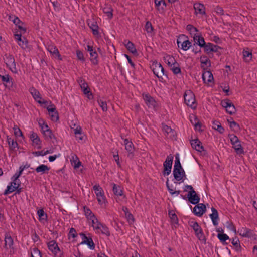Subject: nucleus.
I'll use <instances>...</instances> for the list:
<instances>
[{
  "label": "nucleus",
  "mask_w": 257,
  "mask_h": 257,
  "mask_svg": "<svg viewBox=\"0 0 257 257\" xmlns=\"http://www.w3.org/2000/svg\"><path fill=\"white\" fill-rule=\"evenodd\" d=\"M228 137L230 140L232 148L237 154L244 153L243 148L241 144V141L238 138L233 134H229Z\"/></svg>",
  "instance_id": "1"
},
{
  "label": "nucleus",
  "mask_w": 257,
  "mask_h": 257,
  "mask_svg": "<svg viewBox=\"0 0 257 257\" xmlns=\"http://www.w3.org/2000/svg\"><path fill=\"white\" fill-rule=\"evenodd\" d=\"M4 60L10 70L14 73H17L18 70L16 66L15 59L12 55L6 54L4 55Z\"/></svg>",
  "instance_id": "2"
},
{
  "label": "nucleus",
  "mask_w": 257,
  "mask_h": 257,
  "mask_svg": "<svg viewBox=\"0 0 257 257\" xmlns=\"http://www.w3.org/2000/svg\"><path fill=\"white\" fill-rule=\"evenodd\" d=\"M184 101L185 104L193 109L196 108L195 98L194 93L191 90H187L184 95Z\"/></svg>",
  "instance_id": "3"
},
{
  "label": "nucleus",
  "mask_w": 257,
  "mask_h": 257,
  "mask_svg": "<svg viewBox=\"0 0 257 257\" xmlns=\"http://www.w3.org/2000/svg\"><path fill=\"white\" fill-rule=\"evenodd\" d=\"M48 248L52 252L54 257H63V252L61 251L57 243L51 240L47 243Z\"/></svg>",
  "instance_id": "4"
},
{
  "label": "nucleus",
  "mask_w": 257,
  "mask_h": 257,
  "mask_svg": "<svg viewBox=\"0 0 257 257\" xmlns=\"http://www.w3.org/2000/svg\"><path fill=\"white\" fill-rule=\"evenodd\" d=\"M237 232L242 237H247L253 240H256L257 239V236L253 231L246 227H242L239 228Z\"/></svg>",
  "instance_id": "5"
},
{
  "label": "nucleus",
  "mask_w": 257,
  "mask_h": 257,
  "mask_svg": "<svg viewBox=\"0 0 257 257\" xmlns=\"http://www.w3.org/2000/svg\"><path fill=\"white\" fill-rule=\"evenodd\" d=\"M93 189L97 197V199L99 204H103L105 203V197L104 191L99 185H95Z\"/></svg>",
  "instance_id": "6"
},
{
  "label": "nucleus",
  "mask_w": 257,
  "mask_h": 257,
  "mask_svg": "<svg viewBox=\"0 0 257 257\" xmlns=\"http://www.w3.org/2000/svg\"><path fill=\"white\" fill-rule=\"evenodd\" d=\"M173 158L174 157L171 154H170L169 155L167 156L166 160L163 163L164 175H169L170 174L172 169Z\"/></svg>",
  "instance_id": "7"
},
{
  "label": "nucleus",
  "mask_w": 257,
  "mask_h": 257,
  "mask_svg": "<svg viewBox=\"0 0 257 257\" xmlns=\"http://www.w3.org/2000/svg\"><path fill=\"white\" fill-rule=\"evenodd\" d=\"M77 82L79 84L83 93L87 95V97L89 99H91L92 93L90 92L88 85L85 80L83 79L82 77H78L77 79Z\"/></svg>",
  "instance_id": "8"
},
{
  "label": "nucleus",
  "mask_w": 257,
  "mask_h": 257,
  "mask_svg": "<svg viewBox=\"0 0 257 257\" xmlns=\"http://www.w3.org/2000/svg\"><path fill=\"white\" fill-rule=\"evenodd\" d=\"M23 33H18L16 31L14 34V37L17 41L18 44L23 49H26L28 47V42L25 38H22V35Z\"/></svg>",
  "instance_id": "9"
},
{
  "label": "nucleus",
  "mask_w": 257,
  "mask_h": 257,
  "mask_svg": "<svg viewBox=\"0 0 257 257\" xmlns=\"http://www.w3.org/2000/svg\"><path fill=\"white\" fill-rule=\"evenodd\" d=\"M86 49L90 53V61L94 65H97L98 63V54L96 52V50L94 49L93 46H90L89 45H87V48Z\"/></svg>",
  "instance_id": "10"
},
{
  "label": "nucleus",
  "mask_w": 257,
  "mask_h": 257,
  "mask_svg": "<svg viewBox=\"0 0 257 257\" xmlns=\"http://www.w3.org/2000/svg\"><path fill=\"white\" fill-rule=\"evenodd\" d=\"M47 50L52 55V57L54 58L62 60V59L61 56L56 46L54 45H49L47 47Z\"/></svg>",
  "instance_id": "11"
},
{
  "label": "nucleus",
  "mask_w": 257,
  "mask_h": 257,
  "mask_svg": "<svg viewBox=\"0 0 257 257\" xmlns=\"http://www.w3.org/2000/svg\"><path fill=\"white\" fill-rule=\"evenodd\" d=\"M174 178L177 181L183 182L186 178V175L183 169H173V172Z\"/></svg>",
  "instance_id": "12"
},
{
  "label": "nucleus",
  "mask_w": 257,
  "mask_h": 257,
  "mask_svg": "<svg viewBox=\"0 0 257 257\" xmlns=\"http://www.w3.org/2000/svg\"><path fill=\"white\" fill-rule=\"evenodd\" d=\"M206 206L203 203H198L193 209V212L198 217L202 216L206 211Z\"/></svg>",
  "instance_id": "13"
},
{
  "label": "nucleus",
  "mask_w": 257,
  "mask_h": 257,
  "mask_svg": "<svg viewBox=\"0 0 257 257\" xmlns=\"http://www.w3.org/2000/svg\"><path fill=\"white\" fill-rule=\"evenodd\" d=\"M79 234L82 240V241L81 243V244H87L91 249H94L95 244L91 237L86 236V235L83 233H80Z\"/></svg>",
  "instance_id": "14"
},
{
  "label": "nucleus",
  "mask_w": 257,
  "mask_h": 257,
  "mask_svg": "<svg viewBox=\"0 0 257 257\" xmlns=\"http://www.w3.org/2000/svg\"><path fill=\"white\" fill-rule=\"evenodd\" d=\"M189 201L193 204H197L200 201V197L195 191H190L187 194Z\"/></svg>",
  "instance_id": "15"
},
{
  "label": "nucleus",
  "mask_w": 257,
  "mask_h": 257,
  "mask_svg": "<svg viewBox=\"0 0 257 257\" xmlns=\"http://www.w3.org/2000/svg\"><path fill=\"white\" fill-rule=\"evenodd\" d=\"M74 133L76 140L79 143H83L85 141V135L82 133V130L80 126H77L74 129Z\"/></svg>",
  "instance_id": "16"
},
{
  "label": "nucleus",
  "mask_w": 257,
  "mask_h": 257,
  "mask_svg": "<svg viewBox=\"0 0 257 257\" xmlns=\"http://www.w3.org/2000/svg\"><path fill=\"white\" fill-rule=\"evenodd\" d=\"M143 97L146 104L149 107L154 108L156 106V102L155 99L149 94H143Z\"/></svg>",
  "instance_id": "17"
},
{
  "label": "nucleus",
  "mask_w": 257,
  "mask_h": 257,
  "mask_svg": "<svg viewBox=\"0 0 257 257\" xmlns=\"http://www.w3.org/2000/svg\"><path fill=\"white\" fill-rule=\"evenodd\" d=\"M125 148L126 150L128 152V157L132 158L134 156V148L133 144L132 142L129 141L127 139L124 140Z\"/></svg>",
  "instance_id": "18"
},
{
  "label": "nucleus",
  "mask_w": 257,
  "mask_h": 257,
  "mask_svg": "<svg viewBox=\"0 0 257 257\" xmlns=\"http://www.w3.org/2000/svg\"><path fill=\"white\" fill-rule=\"evenodd\" d=\"M12 21L16 26L18 27L19 31H17L18 33H25L26 32V28L23 26V23L17 17H14V19Z\"/></svg>",
  "instance_id": "19"
},
{
  "label": "nucleus",
  "mask_w": 257,
  "mask_h": 257,
  "mask_svg": "<svg viewBox=\"0 0 257 257\" xmlns=\"http://www.w3.org/2000/svg\"><path fill=\"white\" fill-rule=\"evenodd\" d=\"M152 69L153 73L159 78L162 79V75H160V71L163 70V66L160 63L157 62L154 63L152 66Z\"/></svg>",
  "instance_id": "20"
},
{
  "label": "nucleus",
  "mask_w": 257,
  "mask_h": 257,
  "mask_svg": "<svg viewBox=\"0 0 257 257\" xmlns=\"http://www.w3.org/2000/svg\"><path fill=\"white\" fill-rule=\"evenodd\" d=\"M202 77L204 83L207 84H209L214 80L213 75L210 71H206L203 73Z\"/></svg>",
  "instance_id": "21"
},
{
  "label": "nucleus",
  "mask_w": 257,
  "mask_h": 257,
  "mask_svg": "<svg viewBox=\"0 0 257 257\" xmlns=\"http://www.w3.org/2000/svg\"><path fill=\"white\" fill-rule=\"evenodd\" d=\"M192 147L199 152L204 151V147L202 145V143L198 139L192 140L190 142Z\"/></svg>",
  "instance_id": "22"
},
{
  "label": "nucleus",
  "mask_w": 257,
  "mask_h": 257,
  "mask_svg": "<svg viewBox=\"0 0 257 257\" xmlns=\"http://www.w3.org/2000/svg\"><path fill=\"white\" fill-rule=\"evenodd\" d=\"M212 213L209 215L211 218L213 224L214 226H217L218 224V221L219 220L218 213L217 210L214 207L211 208Z\"/></svg>",
  "instance_id": "23"
},
{
  "label": "nucleus",
  "mask_w": 257,
  "mask_h": 257,
  "mask_svg": "<svg viewBox=\"0 0 257 257\" xmlns=\"http://www.w3.org/2000/svg\"><path fill=\"white\" fill-rule=\"evenodd\" d=\"M13 244V239L9 234L6 233L5 235L4 247L6 249H11L12 248Z\"/></svg>",
  "instance_id": "24"
},
{
  "label": "nucleus",
  "mask_w": 257,
  "mask_h": 257,
  "mask_svg": "<svg viewBox=\"0 0 257 257\" xmlns=\"http://www.w3.org/2000/svg\"><path fill=\"white\" fill-rule=\"evenodd\" d=\"M193 40L195 42L194 46H195L196 44L199 46L200 47H203V46L205 45V42L204 39L201 35L194 34L193 36Z\"/></svg>",
  "instance_id": "25"
},
{
  "label": "nucleus",
  "mask_w": 257,
  "mask_h": 257,
  "mask_svg": "<svg viewBox=\"0 0 257 257\" xmlns=\"http://www.w3.org/2000/svg\"><path fill=\"white\" fill-rule=\"evenodd\" d=\"M194 9L196 14L203 15L205 14V9L204 6L201 3L194 4Z\"/></svg>",
  "instance_id": "26"
},
{
  "label": "nucleus",
  "mask_w": 257,
  "mask_h": 257,
  "mask_svg": "<svg viewBox=\"0 0 257 257\" xmlns=\"http://www.w3.org/2000/svg\"><path fill=\"white\" fill-rule=\"evenodd\" d=\"M50 169V168L48 166L44 164H41L36 167L35 171L37 173H40L41 174H48Z\"/></svg>",
  "instance_id": "27"
},
{
  "label": "nucleus",
  "mask_w": 257,
  "mask_h": 257,
  "mask_svg": "<svg viewBox=\"0 0 257 257\" xmlns=\"http://www.w3.org/2000/svg\"><path fill=\"white\" fill-rule=\"evenodd\" d=\"M162 130L165 135H166L170 138L172 136H174V135H175L174 131L173 129H172L171 128V127H170L167 125L162 124Z\"/></svg>",
  "instance_id": "28"
},
{
  "label": "nucleus",
  "mask_w": 257,
  "mask_h": 257,
  "mask_svg": "<svg viewBox=\"0 0 257 257\" xmlns=\"http://www.w3.org/2000/svg\"><path fill=\"white\" fill-rule=\"evenodd\" d=\"M70 161L71 165L75 169L78 168L81 165V162L79 161L78 157L75 154L72 156Z\"/></svg>",
  "instance_id": "29"
},
{
  "label": "nucleus",
  "mask_w": 257,
  "mask_h": 257,
  "mask_svg": "<svg viewBox=\"0 0 257 257\" xmlns=\"http://www.w3.org/2000/svg\"><path fill=\"white\" fill-rule=\"evenodd\" d=\"M83 210L84 214L88 220H90L91 219H94L95 216L88 207L84 206Z\"/></svg>",
  "instance_id": "30"
},
{
  "label": "nucleus",
  "mask_w": 257,
  "mask_h": 257,
  "mask_svg": "<svg viewBox=\"0 0 257 257\" xmlns=\"http://www.w3.org/2000/svg\"><path fill=\"white\" fill-rule=\"evenodd\" d=\"M126 49L132 54H137V50L135 48L134 44L130 41H126L124 43Z\"/></svg>",
  "instance_id": "31"
},
{
  "label": "nucleus",
  "mask_w": 257,
  "mask_h": 257,
  "mask_svg": "<svg viewBox=\"0 0 257 257\" xmlns=\"http://www.w3.org/2000/svg\"><path fill=\"white\" fill-rule=\"evenodd\" d=\"M101 232L102 234L108 237L110 235V232L109 228L106 226L105 224L102 223L100 226V229H98V232Z\"/></svg>",
  "instance_id": "32"
},
{
  "label": "nucleus",
  "mask_w": 257,
  "mask_h": 257,
  "mask_svg": "<svg viewBox=\"0 0 257 257\" xmlns=\"http://www.w3.org/2000/svg\"><path fill=\"white\" fill-rule=\"evenodd\" d=\"M90 28L92 31L93 34L97 37L99 36V33L98 31V26L95 22H92L91 24H88Z\"/></svg>",
  "instance_id": "33"
},
{
  "label": "nucleus",
  "mask_w": 257,
  "mask_h": 257,
  "mask_svg": "<svg viewBox=\"0 0 257 257\" xmlns=\"http://www.w3.org/2000/svg\"><path fill=\"white\" fill-rule=\"evenodd\" d=\"M217 237L220 240V242L223 244H227L228 243L226 242V241L227 240H228L229 242H230L231 240L230 239H229L228 236L227 234H224L223 233H218L217 234Z\"/></svg>",
  "instance_id": "34"
},
{
  "label": "nucleus",
  "mask_w": 257,
  "mask_h": 257,
  "mask_svg": "<svg viewBox=\"0 0 257 257\" xmlns=\"http://www.w3.org/2000/svg\"><path fill=\"white\" fill-rule=\"evenodd\" d=\"M212 128L217 130L220 134H223L224 132V128L221 126V123L218 121H213Z\"/></svg>",
  "instance_id": "35"
},
{
  "label": "nucleus",
  "mask_w": 257,
  "mask_h": 257,
  "mask_svg": "<svg viewBox=\"0 0 257 257\" xmlns=\"http://www.w3.org/2000/svg\"><path fill=\"white\" fill-rule=\"evenodd\" d=\"M90 221H91L92 223V226L94 230L96 232H98V229H100V226L102 223L98 221L96 217H94V219H91Z\"/></svg>",
  "instance_id": "36"
},
{
  "label": "nucleus",
  "mask_w": 257,
  "mask_h": 257,
  "mask_svg": "<svg viewBox=\"0 0 257 257\" xmlns=\"http://www.w3.org/2000/svg\"><path fill=\"white\" fill-rule=\"evenodd\" d=\"M31 94L33 95L34 99L36 100L38 103L39 104H44L46 103L45 101H41L40 100H38V99H41V97H40V94L39 91H38L36 89H33V91H31Z\"/></svg>",
  "instance_id": "37"
},
{
  "label": "nucleus",
  "mask_w": 257,
  "mask_h": 257,
  "mask_svg": "<svg viewBox=\"0 0 257 257\" xmlns=\"http://www.w3.org/2000/svg\"><path fill=\"white\" fill-rule=\"evenodd\" d=\"M113 191L114 194L116 196H122L123 191L120 186L117 185L116 184L113 183Z\"/></svg>",
  "instance_id": "38"
},
{
  "label": "nucleus",
  "mask_w": 257,
  "mask_h": 257,
  "mask_svg": "<svg viewBox=\"0 0 257 257\" xmlns=\"http://www.w3.org/2000/svg\"><path fill=\"white\" fill-rule=\"evenodd\" d=\"M164 60L169 67L172 66L176 62L175 59L173 56L169 55L164 56Z\"/></svg>",
  "instance_id": "39"
},
{
  "label": "nucleus",
  "mask_w": 257,
  "mask_h": 257,
  "mask_svg": "<svg viewBox=\"0 0 257 257\" xmlns=\"http://www.w3.org/2000/svg\"><path fill=\"white\" fill-rule=\"evenodd\" d=\"M103 12L105 13L108 17L111 19L113 16V9L110 6L106 5L103 9Z\"/></svg>",
  "instance_id": "40"
},
{
  "label": "nucleus",
  "mask_w": 257,
  "mask_h": 257,
  "mask_svg": "<svg viewBox=\"0 0 257 257\" xmlns=\"http://www.w3.org/2000/svg\"><path fill=\"white\" fill-rule=\"evenodd\" d=\"M169 67H170V69L175 74H178L181 73V69L179 67V64L177 62Z\"/></svg>",
  "instance_id": "41"
},
{
  "label": "nucleus",
  "mask_w": 257,
  "mask_h": 257,
  "mask_svg": "<svg viewBox=\"0 0 257 257\" xmlns=\"http://www.w3.org/2000/svg\"><path fill=\"white\" fill-rule=\"evenodd\" d=\"M242 53L244 60L245 62H249L252 58V53L249 51L245 50H244Z\"/></svg>",
  "instance_id": "42"
},
{
  "label": "nucleus",
  "mask_w": 257,
  "mask_h": 257,
  "mask_svg": "<svg viewBox=\"0 0 257 257\" xmlns=\"http://www.w3.org/2000/svg\"><path fill=\"white\" fill-rule=\"evenodd\" d=\"M190 226L194 230L195 234H197V233H199L202 231V229H201V227L199 225L198 223L197 222H191Z\"/></svg>",
  "instance_id": "43"
},
{
  "label": "nucleus",
  "mask_w": 257,
  "mask_h": 257,
  "mask_svg": "<svg viewBox=\"0 0 257 257\" xmlns=\"http://www.w3.org/2000/svg\"><path fill=\"white\" fill-rule=\"evenodd\" d=\"M31 257H42L40 251L36 247L31 248Z\"/></svg>",
  "instance_id": "44"
},
{
  "label": "nucleus",
  "mask_w": 257,
  "mask_h": 257,
  "mask_svg": "<svg viewBox=\"0 0 257 257\" xmlns=\"http://www.w3.org/2000/svg\"><path fill=\"white\" fill-rule=\"evenodd\" d=\"M181 48L184 51L188 50L192 47V44L188 40L184 41L181 44Z\"/></svg>",
  "instance_id": "45"
},
{
  "label": "nucleus",
  "mask_w": 257,
  "mask_h": 257,
  "mask_svg": "<svg viewBox=\"0 0 257 257\" xmlns=\"http://www.w3.org/2000/svg\"><path fill=\"white\" fill-rule=\"evenodd\" d=\"M42 133L45 138L47 139H52L55 138L54 135L50 129L44 131Z\"/></svg>",
  "instance_id": "46"
},
{
  "label": "nucleus",
  "mask_w": 257,
  "mask_h": 257,
  "mask_svg": "<svg viewBox=\"0 0 257 257\" xmlns=\"http://www.w3.org/2000/svg\"><path fill=\"white\" fill-rule=\"evenodd\" d=\"M37 214L39 216V220H46L47 217V215L45 213L43 209H39L37 211Z\"/></svg>",
  "instance_id": "47"
},
{
  "label": "nucleus",
  "mask_w": 257,
  "mask_h": 257,
  "mask_svg": "<svg viewBox=\"0 0 257 257\" xmlns=\"http://www.w3.org/2000/svg\"><path fill=\"white\" fill-rule=\"evenodd\" d=\"M183 169L182 167V166L181 165L179 155L178 154H176L175 156V164L174 166L173 169Z\"/></svg>",
  "instance_id": "48"
},
{
  "label": "nucleus",
  "mask_w": 257,
  "mask_h": 257,
  "mask_svg": "<svg viewBox=\"0 0 257 257\" xmlns=\"http://www.w3.org/2000/svg\"><path fill=\"white\" fill-rule=\"evenodd\" d=\"M32 145L38 149L42 148L41 141L39 137L32 141Z\"/></svg>",
  "instance_id": "49"
},
{
  "label": "nucleus",
  "mask_w": 257,
  "mask_h": 257,
  "mask_svg": "<svg viewBox=\"0 0 257 257\" xmlns=\"http://www.w3.org/2000/svg\"><path fill=\"white\" fill-rule=\"evenodd\" d=\"M186 29L190 32V33L193 36L194 35V34H196V32L198 31V29L194 27L193 25L190 24L186 26Z\"/></svg>",
  "instance_id": "50"
},
{
  "label": "nucleus",
  "mask_w": 257,
  "mask_h": 257,
  "mask_svg": "<svg viewBox=\"0 0 257 257\" xmlns=\"http://www.w3.org/2000/svg\"><path fill=\"white\" fill-rule=\"evenodd\" d=\"M155 4L158 10H160V8L163 9V7H161V5L164 7L166 6V3L164 0H154Z\"/></svg>",
  "instance_id": "51"
},
{
  "label": "nucleus",
  "mask_w": 257,
  "mask_h": 257,
  "mask_svg": "<svg viewBox=\"0 0 257 257\" xmlns=\"http://www.w3.org/2000/svg\"><path fill=\"white\" fill-rule=\"evenodd\" d=\"M198 239L204 244L206 243V239L204 236L203 231L195 234Z\"/></svg>",
  "instance_id": "52"
},
{
  "label": "nucleus",
  "mask_w": 257,
  "mask_h": 257,
  "mask_svg": "<svg viewBox=\"0 0 257 257\" xmlns=\"http://www.w3.org/2000/svg\"><path fill=\"white\" fill-rule=\"evenodd\" d=\"M97 101L102 110L103 111H106L107 110V106L106 101L101 99H98Z\"/></svg>",
  "instance_id": "53"
},
{
  "label": "nucleus",
  "mask_w": 257,
  "mask_h": 257,
  "mask_svg": "<svg viewBox=\"0 0 257 257\" xmlns=\"http://www.w3.org/2000/svg\"><path fill=\"white\" fill-rule=\"evenodd\" d=\"M145 28L148 33H152L154 30L151 23L149 21L146 23Z\"/></svg>",
  "instance_id": "54"
},
{
  "label": "nucleus",
  "mask_w": 257,
  "mask_h": 257,
  "mask_svg": "<svg viewBox=\"0 0 257 257\" xmlns=\"http://www.w3.org/2000/svg\"><path fill=\"white\" fill-rule=\"evenodd\" d=\"M200 62L202 64H204L206 66H210V61L207 56H202L200 58Z\"/></svg>",
  "instance_id": "55"
},
{
  "label": "nucleus",
  "mask_w": 257,
  "mask_h": 257,
  "mask_svg": "<svg viewBox=\"0 0 257 257\" xmlns=\"http://www.w3.org/2000/svg\"><path fill=\"white\" fill-rule=\"evenodd\" d=\"M11 179L12 181L10 183V184L13 185L15 189H17L18 188V187H20V181L19 179H15V178L12 177Z\"/></svg>",
  "instance_id": "56"
},
{
  "label": "nucleus",
  "mask_w": 257,
  "mask_h": 257,
  "mask_svg": "<svg viewBox=\"0 0 257 257\" xmlns=\"http://www.w3.org/2000/svg\"><path fill=\"white\" fill-rule=\"evenodd\" d=\"M166 186L167 187V188H168V190L169 192V193L171 194V195H174V194H176V195H178L180 193V191L178 190V191H174V189L173 188H172L169 185V184H168V180H167V181H166Z\"/></svg>",
  "instance_id": "57"
},
{
  "label": "nucleus",
  "mask_w": 257,
  "mask_h": 257,
  "mask_svg": "<svg viewBox=\"0 0 257 257\" xmlns=\"http://www.w3.org/2000/svg\"><path fill=\"white\" fill-rule=\"evenodd\" d=\"M15 189L13 185L10 183V185H8L7 187V189L5 190L4 194L6 195L10 193H12L14 191H15Z\"/></svg>",
  "instance_id": "58"
},
{
  "label": "nucleus",
  "mask_w": 257,
  "mask_h": 257,
  "mask_svg": "<svg viewBox=\"0 0 257 257\" xmlns=\"http://www.w3.org/2000/svg\"><path fill=\"white\" fill-rule=\"evenodd\" d=\"M212 45V43H205V45L203 46L202 48H204V51L206 53H209L211 52L212 51V47L211 46Z\"/></svg>",
  "instance_id": "59"
},
{
  "label": "nucleus",
  "mask_w": 257,
  "mask_h": 257,
  "mask_svg": "<svg viewBox=\"0 0 257 257\" xmlns=\"http://www.w3.org/2000/svg\"><path fill=\"white\" fill-rule=\"evenodd\" d=\"M169 215L170 219L173 222H174V223L177 222V221H178L177 216L173 211H169Z\"/></svg>",
  "instance_id": "60"
},
{
  "label": "nucleus",
  "mask_w": 257,
  "mask_h": 257,
  "mask_svg": "<svg viewBox=\"0 0 257 257\" xmlns=\"http://www.w3.org/2000/svg\"><path fill=\"white\" fill-rule=\"evenodd\" d=\"M230 127L235 131H238L239 130V125L235 121L232 120L231 122H229Z\"/></svg>",
  "instance_id": "61"
},
{
  "label": "nucleus",
  "mask_w": 257,
  "mask_h": 257,
  "mask_svg": "<svg viewBox=\"0 0 257 257\" xmlns=\"http://www.w3.org/2000/svg\"><path fill=\"white\" fill-rule=\"evenodd\" d=\"M232 103L228 99L223 100L221 102V105L226 109L227 108L228 106H230Z\"/></svg>",
  "instance_id": "62"
},
{
  "label": "nucleus",
  "mask_w": 257,
  "mask_h": 257,
  "mask_svg": "<svg viewBox=\"0 0 257 257\" xmlns=\"http://www.w3.org/2000/svg\"><path fill=\"white\" fill-rule=\"evenodd\" d=\"M226 111L230 114H232L235 112V108L234 105L232 103L230 106L226 109Z\"/></svg>",
  "instance_id": "63"
},
{
  "label": "nucleus",
  "mask_w": 257,
  "mask_h": 257,
  "mask_svg": "<svg viewBox=\"0 0 257 257\" xmlns=\"http://www.w3.org/2000/svg\"><path fill=\"white\" fill-rule=\"evenodd\" d=\"M76 55L78 59L79 60H81L83 62L85 61V58L84 57L83 54L80 50H77L76 51Z\"/></svg>",
  "instance_id": "64"
}]
</instances>
